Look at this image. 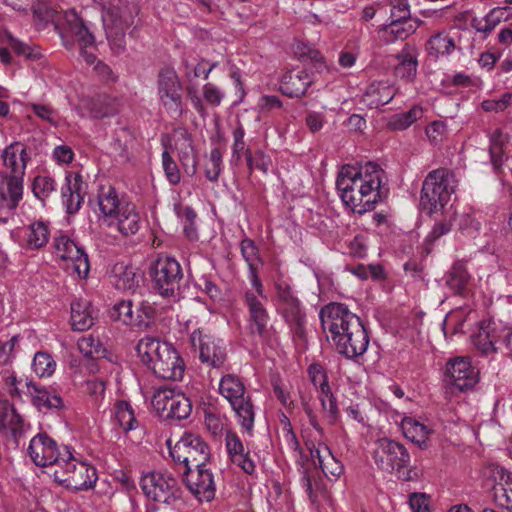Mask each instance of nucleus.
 <instances>
[{
	"label": "nucleus",
	"instance_id": "obj_1",
	"mask_svg": "<svg viewBox=\"0 0 512 512\" xmlns=\"http://www.w3.org/2000/svg\"><path fill=\"white\" fill-rule=\"evenodd\" d=\"M384 175V170L374 162L343 166L336 188L344 205L360 215L373 210L388 192L383 184Z\"/></svg>",
	"mask_w": 512,
	"mask_h": 512
},
{
	"label": "nucleus",
	"instance_id": "obj_2",
	"mask_svg": "<svg viewBox=\"0 0 512 512\" xmlns=\"http://www.w3.org/2000/svg\"><path fill=\"white\" fill-rule=\"evenodd\" d=\"M33 14L38 28H44L48 23L54 24L66 48L70 49L77 44L80 56L87 64L96 62L92 51L95 48V37L74 9L59 11L45 2H38L33 8Z\"/></svg>",
	"mask_w": 512,
	"mask_h": 512
},
{
	"label": "nucleus",
	"instance_id": "obj_3",
	"mask_svg": "<svg viewBox=\"0 0 512 512\" xmlns=\"http://www.w3.org/2000/svg\"><path fill=\"white\" fill-rule=\"evenodd\" d=\"M0 209L15 210L23 198L24 176L30 156L27 146L13 142L1 153Z\"/></svg>",
	"mask_w": 512,
	"mask_h": 512
},
{
	"label": "nucleus",
	"instance_id": "obj_4",
	"mask_svg": "<svg viewBox=\"0 0 512 512\" xmlns=\"http://www.w3.org/2000/svg\"><path fill=\"white\" fill-rule=\"evenodd\" d=\"M136 349L141 362L158 378L171 381L183 378L184 361L171 344L146 336L140 339Z\"/></svg>",
	"mask_w": 512,
	"mask_h": 512
},
{
	"label": "nucleus",
	"instance_id": "obj_5",
	"mask_svg": "<svg viewBox=\"0 0 512 512\" xmlns=\"http://www.w3.org/2000/svg\"><path fill=\"white\" fill-rule=\"evenodd\" d=\"M102 8V22L109 45L114 53H121L126 46L127 29L138 13L136 6L123 5L121 0H93Z\"/></svg>",
	"mask_w": 512,
	"mask_h": 512
},
{
	"label": "nucleus",
	"instance_id": "obj_6",
	"mask_svg": "<svg viewBox=\"0 0 512 512\" xmlns=\"http://www.w3.org/2000/svg\"><path fill=\"white\" fill-rule=\"evenodd\" d=\"M455 187V177L450 170L439 168L429 172L422 185L420 209L429 216L442 211Z\"/></svg>",
	"mask_w": 512,
	"mask_h": 512
},
{
	"label": "nucleus",
	"instance_id": "obj_7",
	"mask_svg": "<svg viewBox=\"0 0 512 512\" xmlns=\"http://www.w3.org/2000/svg\"><path fill=\"white\" fill-rule=\"evenodd\" d=\"M149 277L153 291L163 298L176 301L181 295L183 269L179 261L171 256L160 254L150 264Z\"/></svg>",
	"mask_w": 512,
	"mask_h": 512
},
{
	"label": "nucleus",
	"instance_id": "obj_8",
	"mask_svg": "<svg viewBox=\"0 0 512 512\" xmlns=\"http://www.w3.org/2000/svg\"><path fill=\"white\" fill-rule=\"evenodd\" d=\"M63 456L52 472L55 482L76 491L93 488L98 479L96 468L75 458L69 448H64Z\"/></svg>",
	"mask_w": 512,
	"mask_h": 512
},
{
	"label": "nucleus",
	"instance_id": "obj_9",
	"mask_svg": "<svg viewBox=\"0 0 512 512\" xmlns=\"http://www.w3.org/2000/svg\"><path fill=\"white\" fill-rule=\"evenodd\" d=\"M219 393L230 404L238 424L250 433L254 427L255 410L242 380L234 374L223 375L219 382Z\"/></svg>",
	"mask_w": 512,
	"mask_h": 512
},
{
	"label": "nucleus",
	"instance_id": "obj_10",
	"mask_svg": "<svg viewBox=\"0 0 512 512\" xmlns=\"http://www.w3.org/2000/svg\"><path fill=\"white\" fill-rule=\"evenodd\" d=\"M140 487L144 495L154 502L171 507L183 502V490L178 479L167 471H152L143 475Z\"/></svg>",
	"mask_w": 512,
	"mask_h": 512
},
{
	"label": "nucleus",
	"instance_id": "obj_11",
	"mask_svg": "<svg viewBox=\"0 0 512 512\" xmlns=\"http://www.w3.org/2000/svg\"><path fill=\"white\" fill-rule=\"evenodd\" d=\"M167 445L170 457L179 467V472L201 467L210 458L207 443L197 434L185 432L174 446L171 445V440L167 441Z\"/></svg>",
	"mask_w": 512,
	"mask_h": 512
},
{
	"label": "nucleus",
	"instance_id": "obj_12",
	"mask_svg": "<svg viewBox=\"0 0 512 512\" xmlns=\"http://www.w3.org/2000/svg\"><path fill=\"white\" fill-rule=\"evenodd\" d=\"M373 459L382 471L394 472L404 481L412 479L411 471L408 469L410 454L403 444L389 438H381L376 442Z\"/></svg>",
	"mask_w": 512,
	"mask_h": 512
},
{
	"label": "nucleus",
	"instance_id": "obj_13",
	"mask_svg": "<svg viewBox=\"0 0 512 512\" xmlns=\"http://www.w3.org/2000/svg\"><path fill=\"white\" fill-rule=\"evenodd\" d=\"M277 310L294 336L303 339L307 318L305 308L292 287L285 281L275 283Z\"/></svg>",
	"mask_w": 512,
	"mask_h": 512
},
{
	"label": "nucleus",
	"instance_id": "obj_14",
	"mask_svg": "<svg viewBox=\"0 0 512 512\" xmlns=\"http://www.w3.org/2000/svg\"><path fill=\"white\" fill-rule=\"evenodd\" d=\"M183 87L174 68L163 67L157 77V95L166 112L175 118L183 113Z\"/></svg>",
	"mask_w": 512,
	"mask_h": 512
},
{
	"label": "nucleus",
	"instance_id": "obj_15",
	"mask_svg": "<svg viewBox=\"0 0 512 512\" xmlns=\"http://www.w3.org/2000/svg\"><path fill=\"white\" fill-rule=\"evenodd\" d=\"M319 318L329 343L349 333L352 321L354 323L361 321L346 305L337 302L323 306L320 309Z\"/></svg>",
	"mask_w": 512,
	"mask_h": 512
},
{
	"label": "nucleus",
	"instance_id": "obj_16",
	"mask_svg": "<svg viewBox=\"0 0 512 512\" xmlns=\"http://www.w3.org/2000/svg\"><path fill=\"white\" fill-rule=\"evenodd\" d=\"M190 343L198 351L201 363L221 369L227 361V348L223 340L215 338L205 328H197L190 334Z\"/></svg>",
	"mask_w": 512,
	"mask_h": 512
},
{
	"label": "nucleus",
	"instance_id": "obj_17",
	"mask_svg": "<svg viewBox=\"0 0 512 512\" xmlns=\"http://www.w3.org/2000/svg\"><path fill=\"white\" fill-rule=\"evenodd\" d=\"M152 405L164 417L176 420L188 418L192 411L190 400L170 387L157 389L152 398Z\"/></svg>",
	"mask_w": 512,
	"mask_h": 512
},
{
	"label": "nucleus",
	"instance_id": "obj_18",
	"mask_svg": "<svg viewBox=\"0 0 512 512\" xmlns=\"http://www.w3.org/2000/svg\"><path fill=\"white\" fill-rule=\"evenodd\" d=\"M6 384L12 386L11 396H20L21 393H26L30 396L32 404L39 410L63 407V399L58 394H52L47 388L39 386L31 380H17L15 376H8Z\"/></svg>",
	"mask_w": 512,
	"mask_h": 512
},
{
	"label": "nucleus",
	"instance_id": "obj_19",
	"mask_svg": "<svg viewBox=\"0 0 512 512\" xmlns=\"http://www.w3.org/2000/svg\"><path fill=\"white\" fill-rule=\"evenodd\" d=\"M180 473L184 484L199 502H211L215 498L216 483L208 464Z\"/></svg>",
	"mask_w": 512,
	"mask_h": 512
},
{
	"label": "nucleus",
	"instance_id": "obj_20",
	"mask_svg": "<svg viewBox=\"0 0 512 512\" xmlns=\"http://www.w3.org/2000/svg\"><path fill=\"white\" fill-rule=\"evenodd\" d=\"M64 448L59 447L54 439L46 433H38L29 443L27 452L33 463L40 467L51 466L53 470L63 458Z\"/></svg>",
	"mask_w": 512,
	"mask_h": 512
},
{
	"label": "nucleus",
	"instance_id": "obj_21",
	"mask_svg": "<svg viewBox=\"0 0 512 512\" xmlns=\"http://www.w3.org/2000/svg\"><path fill=\"white\" fill-rule=\"evenodd\" d=\"M369 336L362 321H352L350 332L330 342L335 351L347 359H354L363 355L369 346Z\"/></svg>",
	"mask_w": 512,
	"mask_h": 512
},
{
	"label": "nucleus",
	"instance_id": "obj_22",
	"mask_svg": "<svg viewBox=\"0 0 512 512\" xmlns=\"http://www.w3.org/2000/svg\"><path fill=\"white\" fill-rule=\"evenodd\" d=\"M478 376V370L472 366L468 357H455L446 363V381L459 391L464 392L473 388L478 382Z\"/></svg>",
	"mask_w": 512,
	"mask_h": 512
},
{
	"label": "nucleus",
	"instance_id": "obj_23",
	"mask_svg": "<svg viewBox=\"0 0 512 512\" xmlns=\"http://www.w3.org/2000/svg\"><path fill=\"white\" fill-rule=\"evenodd\" d=\"M54 248L62 260H70L79 278H86L90 271L88 255L68 235L61 233L54 239Z\"/></svg>",
	"mask_w": 512,
	"mask_h": 512
},
{
	"label": "nucleus",
	"instance_id": "obj_24",
	"mask_svg": "<svg viewBox=\"0 0 512 512\" xmlns=\"http://www.w3.org/2000/svg\"><path fill=\"white\" fill-rule=\"evenodd\" d=\"M265 299L266 296L259 297L252 291H246L244 295L250 333L262 339L268 336L269 314L263 303Z\"/></svg>",
	"mask_w": 512,
	"mask_h": 512
},
{
	"label": "nucleus",
	"instance_id": "obj_25",
	"mask_svg": "<svg viewBox=\"0 0 512 512\" xmlns=\"http://www.w3.org/2000/svg\"><path fill=\"white\" fill-rule=\"evenodd\" d=\"M305 446L309 450L312 460L318 461L322 472L328 479L336 480L343 474V464L332 454L328 446L323 443L316 445L310 440L305 441Z\"/></svg>",
	"mask_w": 512,
	"mask_h": 512
},
{
	"label": "nucleus",
	"instance_id": "obj_26",
	"mask_svg": "<svg viewBox=\"0 0 512 512\" xmlns=\"http://www.w3.org/2000/svg\"><path fill=\"white\" fill-rule=\"evenodd\" d=\"M503 327H498L491 319L481 320L478 324V331L472 335V343L483 355L497 352L501 344Z\"/></svg>",
	"mask_w": 512,
	"mask_h": 512
},
{
	"label": "nucleus",
	"instance_id": "obj_27",
	"mask_svg": "<svg viewBox=\"0 0 512 512\" xmlns=\"http://www.w3.org/2000/svg\"><path fill=\"white\" fill-rule=\"evenodd\" d=\"M81 117L102 119L116 113L115 102L106 94L84 96L80 99L76 108Z\"/></svg>",
	"mask_w": 512,
	"mask_h": 512
},
{
	"label": "nucleus",
	"instance_id": "obj_28",
	"mask_svg": "<svg viewBox=\"0 0 512 512\" xmlns=\"http://www.w3.org/2000/svg\"><path fill=\"white\" fill-rule=\"evenodd\" d=\"M85 184L79 173H65V183L61 187V198L68 214L79 211L85 195Z\"/></svg>",
	"mask_w": 512,
	"mask_h": 512
},
{
	"label": "nucleus",
	"instance_id": "obj_29",
	"mask_svg": "<svg viewBox=\"0 0 512 512\" xmlns=\"http://www.w3.org/2000/svg\"><path fill=\"white\" fill-rule=\"evenodd\" d=\"M494 485L492 495L495 504L512 512V473L500 465H493Z\"/></svg>",
	"mask_w": 512,
	"mask_h": 512
},
{
	"label": "nucleus",
	"instance_id": "obj_30",
	"mask_svg": "<svg viewBox=\"0 0 512 512\" xmlns=\"http://www.w3.org/2000/svg\"><path fill=\"white\" fill-rule=\"evenodd\" d=\"M225 448L229 459L234 464L239 466L247 474L251 475L254 473V461L250 458L249 452L245 451L244 444L235 431L226 430Z\"/></svg>",
	"mask_w": 512,
	"mask_h": 512
},
{
	"label": "nucleus",
	"instance_id": "obj_31",
	"mask_svg": "<svg viewBox=\"0 0 512 512\" xmlns=\"http://www.w3.org/2000/svg\"><path fill=\"white\" fill-rule=\"evenodd\" d=\"M313 83V77L305 69L294 68L286 72L280 82V91L288 97H301Z\"/></svg>",
	"mask_w": 512,
	"mask_h": 512
},
{
	"label": "nucleus",
	"instance_id": "obj_32",
	"mask_svg": "<svg viewBox=\"0 0 512 512\" xmlns=\"http://www.w3.org/2000/svg\"><path fill=\"white\" fill-rule=\"evenodd\" d=\"M175 145L179 161L185 173L189 176H194L197 172L198 160L191 134L185 129L178 130L176 132Z\"/></svg>",
	"mask_w": 512,
	"mask_h": 512
},
{
	"label": "nucleus",
	"instance_id": "obj_33",
	"mask_svg": "<svg viewBox=\"0 0 512 512\" xmlns=\"http://www.w3.org/2000/svg\"><path fill=\"white\" fill-rule=\"evenodd\" d=\"M108 225H115L119 233L125 237L135 235L141 227V219L136 206L131 202L122 204V209L110 220Z\"/></svg>",
	"mask_w": 512,
	"mask_h": 512
},
{
	"label": "nucleus",
	"instance_id": "obj_34",
	"mask_svg": "<svg viewBox=\"0 0 512 512\" xmlns=\"http://www.w3.org/2000/svg\"><path fill=\"white\" fill-rule=\"evenodd\" d=\"M142 280L132 266L116 263L111 271L110 282L117 290L135 292Z\"/></svg>",
	"mask_w": 512,
	"mask_h": 512
},
{
	"label": "nucleus",
	"instance_id": "obj_35",
	"mask_svg": "<svg viewBox=\"0 0 512 512\" xmlns=\"http://www.w3.org/2000/svg\"><path fill=\"white\" fill-rule=\"evenodd\" d=\"M401 429L404 436L419 448L428 447L429 437L433 433V429L429 425L414 417L405 416L401 420Z\"/></svg>",
	"mask_w": 512,
	"mask_h": 512
},
{
	"label": "nucleus",
	"instance_id": "obj_36",
	"mask_svg": "<svg viewBox=\"0 0 512 512\" xmlns=\"http://www.w3.org/2000/svg\"><path fill=\"white\" fill-rule=\"evenodd\" d=\"M394 96L395 90L388 82H373L366 88L362 102L370 109H376L390 103Z\"/></svg>",
	"mask_w": 512,
	"mask_h": 512
},
{
	"label": "nucleus",
	"instance_id": "obj_37",
	"mask_svg": "<svg viewBox=\"0 0 512 512\" xmlns=\"http://www.w3.org/2000/svg\"><path fill=\"white\" fill-rule=\"evenodd\" d=\"M99 211L106 220H112L122 209V204L129 202L120 199L116 189L110 185L101 186L98 191Z\"/></svg>",
	"mask_w": 512,
	"mask_h": 512
},
{
	"label": "nucleus",
	"instance_id": "obj_38",
	"mask_svg": "<svg viewBox=\"0 0 512 512\" xmlns=\"http://www.w3.org/2000/svg\"><path fill=\"white\" fill-rule=\"evenodd\" d=\"M93 308L89 301L76 299L71 303V326L75 331H85L94 324Z\"/></svg>",
	"mask_w": 512,
	"mask_h": 512
},
{
	"label": "nucleus",
	"instance_id": "obj_39",
	"mask_svg": "<svg viewBox=\"0 0 512 512\" xmlns=\"http://www.w3.org/2000/svg\"><path fill=\"white\" fill-rule=\"evenodd\" d=\"M455 36L451 31L442 30L429 37L426 49L431 56H449L456 49Z\"/></svg>",
	"mask_w": 512,
	"mask_h": 512
},
{
	"label": "nucleus",
	"instance_id": "obj_40",
	"mask_svg": "<svg viewBox=\"0 0 512 512\" xmlns=\"http://www.w3.org/2000/svg\"><path fill=\"white\" fill-rule=\"evenodd\" d=\"M0 425L10 430L17 445L19 444V439L29 428L15 408L7 405L0 407Z\"/></svg>",
	"mask_w": 512,
	"mask_h": 512
},
{
	"label": "nucleus",
	"instance_id": "obj_41",
	"mask_svg": "<svg viewBox=\"0 0 512 512\" xmlns=\"http://www.w3.org/2000/svg\"><path fill=\"white\" fill-rule=\"evenodd\" d=\"M49 237L50 230L46 222H32L24 232L25 247L30 250L41 249L48 243Z\"/></svg>",
	"mask_w": 512,
	"mask_h": 512
},
{
	"label": "nucleus",
	"instance_id": "obj_42",
	"mask_svg": "<svg viewBox=\"0 0 512 512\" xmlns=\"http://www.w3.org/2000/svg\"><path fill=\"white\" fill-rule=\"evenodd\" d=\"M110 318L113 321H119L124 325L136 326L141 328L145 325L141 315L134 314L132 302L130 300H122L116 303L110 310Z\"/></svg>",
	"mask_w": 512,
	"mask_h": 512
},
{
	"label": "nucleus",
	"instance_id": "obj_43",
	"mask_svg": "<svg viewBox=\"0 0 512 512\" xmlns=\"http://www.w3.org/2000/svg\"><path fill=\"white\" fill-rule=\"evenodd\" d=\"M80 389L93 408L102 406L106 396V382L103 379L91 377L82 383Z\"/></svg>",
	"mask_w": 512,
	"mask_h": 512
},
{
	"label": "nucleus",
	"instance_id": "obj_44",
	"mask_svg": "<svg viewBox=\"0 0 512 512\" xmlns=\"http://www.w3.org/2000/svg\"><path fill=\"white\" fill-rule=\"evenodd\" d=\"M378 11L381 15H389L390 21L411 18L408 0H378Z\"/></svg>",
	"mask_w": 512,
	"mask_h": 512
},
{
	"label": "nucleus",
	"instance_id": "obj_45",
	"mask_svg": "<svg viewBox=\"0 0 512 512\" xmlns=\"http://www.w3.org/2000/svg\"><path fill=\"white\" fill-rule=\"evenodd\" d=\"M416 31V25L411 18L405 20L390 21L383 27L387 41L394 42L404 40Z\"/></svg>",
	"mask_w": 512,
	"mask_h": 512
},
{
	"label": "nucleus",
	"instance_id": "obj_46",
	"mask_svg": "<svg viewBox=\"0 0 512 512\" xmlns=\"http://www.w3.org/2000/svg\"><path fill=\"white\" fill-rule=\"evenodd\" d=\"M470 276L467 272L465 265L461 262H456L446 277V285L455 293L463 295L467 290Z\"/></svg>",
	"mask_w": 512,
	"mask_h": 512
},
{
	"label": "nucleus",
	"instance_id": "obj_47",
	"mask_svg": "<svg viewBox=\"0 0 512 512\" xmlns=\"http://www.w3.org/2000/svg\"><path fill=\"white\" fill-rule=\"evenodd\" d=\"M490 157L492 165L495 169H499L505 158L504 148L509 142L508 134L504 133L501 129H496L492 132L490 138Z\"/></svg>",
	"mask_w": 512,
	"mask_h": 512
},
{
	"label": "nucleus",
	"instance_id": "obj_48",
	"mask_svg": "<svg viewBox=\"0 0 512 512\" xmlns=\"http://www.w3.org/2000/svg\"><path fill=\"white\" fill-rule=\"evenodd\" d=\"M423 109L419 105L412 106L408 111L393 115L388 127L394 131H403L423 117Z\"/></svg>",
	"mask_w": 512,
	"mask_h": 512
},
{
	"label": "nucleus",
	"instance_id": "obj_49",
	"mask_svg": "<svg viewBox=\"0 0 512 512\" xmlns=\"http://www.w3.org/2000/svg\"><path fill=\"white\" fill-rule=\"evenodd\" d=\"M115 419L124 432H129L138 427L134 410L126 401H119L115 406Z\"/></svg>",
	"mask_w": 512,
	"mask_h": 512
},
{
	"label": "nucleus",
	"instance_id": "obj_50",
	"mask_svg": "<svg viewBox=\"0 0 512 512\" xmlns=\"http://www.w3.org/2000/svg\"><path fill=\"white\" fill-rule=\"evenodd\" d=\"M223 168L224 165L222 151L219 147H214L211 149L209 157L204 165L205 177L210 182L216 183Z\"/></svg>",
	"mask_w": 512,
	"mask_h": 512
},
{
	"label": "nucleus",
	"instance_id": "obj_51",
	"mask_svg": "<svg viewBox=\"0 0 512 512\" xmlns=\"http://www.w3.org/2000/svg\"><path fill=\"white\" fill-rule=\"evenodd\" d=\"M79 351L87 358H103L106 349L98 338L93 335L82 336L77 343Z\"/></svg>",
	"mask_w": 512,
	"mask_h": 512
},
{
	"label": "nucleus",
	"instance_id": "obj_52",
	"mask_svg": "<svg viewBox=\"0 0 512 512\" xmlns=\"http://www.w3.org/2000/svg\"><path fill=\"white\" fill-rule=\"evenodd\" d=\"M504 12L497 8L492 9L485 17L477 18L473 17L471 20V26L480 33L485 35L490 34L494 28L501 22Z\"/></svg>",
	"mask_w": 512,
	"mask_h": 512
},
{
	"label": "nucleus",
	"instance_id": "obj_53",
	"mask_svg": "<svg viewBox=\"0 0 512 512\" xmlns=\"http://www.w3.org/2000/svg\"><path fill=\"white\" fill-rule=\"evenodd\" d=\"M245 160L250 174H252L254 170H259L267 174L269 166L271 165L270 156L266 155L260 149L254 152H252L251 149H247L245 152Z\"/></svg>",
	"mask_w": 512,
	"mask_h": 512
},
{
	"label": "nucleus",
	"instance_id": "obj_54",
	"mask_svg": "<svg viewBox=\"0 0 512 512\" xmlns=\"http://www.w3.org/2000/svg\"><path fill=\"white\" fill-rule=\"evenodd\" d=\"M56 187L57 183L54 178L48 175H38L33 180L32 191L36 198L44 201L56 191Z\"/></svg>",
	"mask_w": 512,
	"mask_h": 512
},
{
	"label": "nucleus",
	"instance_id": "obj_55",
	"mask_svg": "<svg viewBox=\"0 0 512 512\" xmlns=\"http://www.w3.org/2000/svg\"><path fill=\"white\" fill-rule=\"evenodd\" d=\"M56 363L47 352H37L32 361V369L39 377H49L55 371Z\"/></svg>",
	"mask_w": 512,
	"mask_h": 512
},
{
	"label": "nucleus",
	"instance_id": "obj_56",
	"mask_svg": "<svg viewBox=\"0 0 512 512\" xmlns=\"http://www.w3.org/2000/svg\"><path fill=\"white\" fill-rule=\"evenodd\" d=\"M418 61L412 54H404L399 57V63L395 67V75L401 79L411 81L417 71Z\"/></svg>",
	"mask_w": 512,
	"mask_h": 512
},
{
	"label": "nucleus",
	"instance_id": "obj_57",
	"mask_svg": "<svg viewBox=\"0 0 512 512\" xmlns=\"http://www.w3.org/2000/svg\"><path fill=\"white\" fill-rule=\"evenodd\" d=\"M204 422L208 431L214 436H221L224 432L226 417L221 415L215 408L204 410Z\"/></svg>",
	"mask_w": 512,
	"mask_h": 512
},
{
	"label": "nucleus",
	"instance_id": "obj_58",
	"mask_svg": "<svg viewBox=\"0 0 512 512\" xmlns=\"http://www.w3.org/2000/svg\"><path fill=\"white\" fill-rule=\"evenodd\" d=\"M19 335H13L10 339L0 342V373H8V366L12 363L15 354V346L19 342Z\"/></svg>",
	"mask_w": 512,
	"mask_h": 512
},
{
	"label": "nucleus",
	"instance_id": "obj_59",
	"mask_svg": "<svg viewBox=\"0 0 512 512\" xmlns=\"http://www.w3.org/2000/svg\"><path fill=\"white\" fill-rule=\"evenodd\" d=\"M308 377L315 387V389L319 392L327 393L328 389H330V385L328 382V376L325 369L322 365L318 363H312L307 369Z\"/></svg>",
	"mask_w": 512,
	"mask_h": 512
},
{
	"label": "nucleus",
	"instance_id": "obj_60",
	"mask_svg": "<svg viewBox=\"0 0 512 512\" xmlns=\"http://www.w3.org/2000/svg\"><path fill=\"white\" fill-rule=\"evenodd\" d=\"M161 158L162 168L167 181L172 186L178 185L181 181V174L176 161L167 150L162 152Z\"/></svg>",
	"mask_w": 512,
	"mask_h": 512
},
{
	"label": "nucleus",
	"instance_id": "obj_61",
	"mask_svg": "<svg viewBox=\"0 0 512 512\" xmlns=\"http://www.w3.org/2000/svg\"><path fill=\"white\" fill-rule=\"evenodd\" d=\"M512 105V92L503 93L498 99H487L481 103V108L487 113L505 112Z\"/></svg>",
	"mask_w": 512,
	"mask_h": 512
},
{
	"label": "nucleus",
	"instance_id": "obj_62",
	"mask_svg": "<svg viewBox=\"0 0 512 512\" xmlns=\"http://www.w3.org/2000/svg\"><path fill=\"white\" fill-rule=\"evenodd\" d=\"M318 472L315 468L309 469L304 468L302 469V476H301V486L307 493L310 499L314 500L316 498L315 491L319 487V481L317 480Z\"/></svg>",
	"mask_w": 512,
	"mask_h": 512
},
{
	"label": "nucleus",
	"instance_id": "obj_63",
	"mask_svg": "<svg viewBox=\"0 0 512 512\" xmlns=\"http://www.w3.org/2000/svg\"><path fill=\"white\" fill-rule=\"evenodd\" d=\"M318 398L323 412L327 414L331 422H334L339 416V409L331 388L328 389L327 393L319 392Z\"/></svg>",
	"mask_w": 512,
	"mask_h": 512
},
{
	"label": "nucleus",
	"instance_id": "obj_64",
	"mask_svg": "<svg viewBox=\"0 0 512 512\" xmlns=\"http://www.w3.org/2000/svg\"><path fill=\"white\" fill-rule=\"evenodd\" d=\"M31 111L42 121H45L51 126H58V113L50 105L32 103L30 104Z\"/></svg>",
	"mask_w": 512,
	"mask_h": 512
}]
</instances>
